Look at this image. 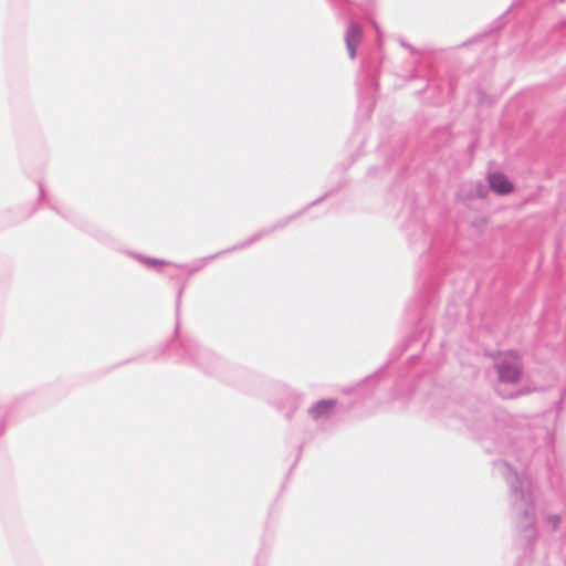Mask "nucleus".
<instances>
[{
  "mask_svg": "<svg viewBox=\"0 0 566 566\" xmlns=\"http://www.w3.org/2000/svg\"><path fill=\"white\" fill-rule=\"evenodd\" d=\"M497 370L501 381H517L521 376V367L517 356L512 352L502 354L499 357Z\"/></svg>",
  "mask_w": 566,
  "mask_h": 566,
  "instance_id": "f257e3e1",
  "label": "nucleus"
},
{
  "mask_svg": "<svg viewBox=\"0 0 566 566\" xmlns=\"http://www.w3.org/2000/svg\"><path fill=\"white\" fill-rule=\"evenodd\" d=\"M488 184L491 190L500 196L510 195L514 190V184L502 172L489 174Z\"/></svg>",
  "mask_w": 566,
  "mask_h": 566,
  "instance_id": "f03ea898",
  "label": "nucleus"
},
{
  "mask_svg": "<svg viewBox=\"0 0 566 566\" xmlns=\"http://www.w3.org/2000/svg\"><path fill=\"white\" fill-rule=\"evenodd\" d=\"M334 406L333 400H322L311 408L310 413L314 419H319L332 412Z\"/></svg>",
  "mask_w": 566,
  "mask_h": 566,
  "instance_id": "7ed1b4c3",
  "label": "nucleus"
},
{
  "mask_svg": "<svg viewBox=\"0 0 566 566\" xmlns=\"http://www.w3.org/2000/svg\"><path fill=\"white\" fill-rule=\"evenodd\" d=\"M360 39V28L358 25H352L347 32L346 42L349 50L350 57L355 56V49Z\"/></svg>",
  "mask_w": 566,
  "mask_h": 566,
  "instance_id": "20e7f679",
  "label": "nucleus"
},
{
  "mask_svg": "<svg viewBox=\"0 0 566 566\" xmlns=\"http://www.w3.org/2000/svg\"><path fill=\"white\" fill-rule=\"evenodd\" d=\"M148 263L150 264H161V265H165V264H168V262L164 261V260H149Z\"/></svg>",
  "mask_w": 566,
  "mask_h": 566,
  "instance_id": "39448f33",
  "label": "nucleus"
}]
</instances>
